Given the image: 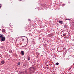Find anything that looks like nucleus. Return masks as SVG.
<instances>
[{"label": "nucleus", "mask_w": 74, "mask_h": 74, "mask_svg": "<svg viewBox=\"0 0 74 74\" xmlns=\"http://www.w3.org/2000/svg\"><path fill=\"white\" fill-rule=\"evenodd\" d=\"M4 37V35L2 34H0V38H2Z\"/></svg>", "instance_id": "nucleus-4"}, {"label": "nucleus", "mask_w": 74, "mask_h": 74, "mask_svg": "<svg viewBox=\"0 0 74 74\" xmlns=\"http://www.w3.org/2000/svg\"><path fill=\"white\" fill-rule=\"evenodd\" d=\"M5 63V62H4V60H2L1 61V63L2 64H4V63Z\"/></svg>", "instance_id": "nucleus-5"}, {"label": "nucleus", "mask_w": 74, "mask_h": 74, "mask_svg": "<svg viewBox=\"0 0 74 74\" xmlns=\"http://www.w3.org/2000/svg\"><path fill=\"white\" fill-rule=\"evenodd\" d=\"M42 5H43V4H42Z\"/></svg>", "instance_id": "nucleus-25"}, {"label": "nucleus", "mask_w": 74, "mask_h": 74, "mask_svg": "<svg viewBox=\"0 0 74 74\" xmlns=\"http://www.w3.org/2000/svg\"><path fill=\"white\" fill-rule=\"evenodd\" d=\"M22 40H23V41L24 40V39L23 38L22 39Z\"/></svg>", "instance_id": "nucleus-17"}, {"label": "nucleus", "mask_w": 74, "mask_h": 74, "mask_svg": "<svg viewBox=\"0 0 74 74\" xmlns=\"http://www.w3.org/2000/svg\"><path fill=\"white\" fill-rule=\"evenodd\" d=\"M17 64H18L19 66V65L21 64L20 63V62H19Z\"/></svg>", "instance_id": "nucleus-12"}, {"label": "nucleus", "mask_w": 74, "mask_h": 74, "mask_svg": "<svg viewBox=\"0 0 74 74\" xmlns=\"http://www.w3.org/2000/svg\"><path fill=\"white\" fill-rule=\"evenodd\" d=\"M72 45V46L73 47V46H74V45Z\"/></svg>", "instance_id": "nucleus-21"}, {"label": "nucleus", "mask_w": 74, "mask_h": 74, "mask_svg": "<svg viewBox=\"0 0 74 74\" xmlns=\"http://www.w3.org/2000/svg\"><path fill=\"white\" fill-rule=\"evenodd\" d=\"M65 35H64V34L63 35V36H64Z\"/></svg>", "instance_id": "nucleus-22"}, {"label": "nucleus", "mask_w": 74, "mask_h": 74, "mask_svg": "<svg viewBox=\"0 0 74 74\" xmlns=\"http://www.w3.org/2000/svg\"><path fill=\"white\" fill-rule=\"evenodd\" d=\"M21 54H22V55L23 56V55H24V51H21Z\"/></svg>", "instance_id": "nucleus-3"}, {"label": "nucleus", "mask_w": 74, "mask_h": 74, "mask_svg": "<svg viewBox=\"0 0 74 74\" xmlns=\"http://www.w3.org/2000/svg\"><path fill=\"white\" fill-rule=\"evenodd\" d=\"M19 1H21V0H18Z\"/></svg>", "instance_id": "nucleus-23"}, {"label": "nucleus", "mask_w": 74, "mask_h": 74, "mask_svg": "<svg viewBox=\"0 0 74 74\" xmlns=\"http://www.w3.org/2000/svg\"><path fill=\"white\" fill-rule=\"evenodd\" d=\"M29 71L32 73L34 72V67H30L29 68Z\"/></svg>", "instance_id": "nucleus-1"}, {"label": "nucleus", "mask_w": 74, "mask_h": 74, "mask_svg": "<svg viewBox=\"0 0 74 74\" xmlns=\"http://www.w3.org/2000/svg\"><path fill=\"white\" fill-rule=\"evenodd\" d=\"M73 65H74V64H73V65H72V66H73Z\"/></svg>", "instance_id": "nucleus-24"}, {"label": "nucleus", "mask_w": 74, "mask_h": 74, "mask_svg": "<svg viewBox=\"0 0 74 74\" xmlns=\"http://www.w3.org/2000/svg\"><path fill=\"white\" fill-rule=\"evenodd\" d=\"M28 21H30V20L28 19Z\"/></svg>", "instance_id": "nucleus-19"}, {"label": "nucleus", "mask_w": 74, "mask_h": 74, "mask_svg": "<svg viewBox=\"0 0 74 74\" xmlns=\"http://www.w3.org/2000/svg\"><path fill=\"white\" fill-rule=\"evenodd\" d=\"M0 39L1 41H5V38L3 37L0 38Z\"/></svg>", "instance_id": "nucleus-2"}, {"label": "nucleus", "mask_w": 74, "mask_h": 74, "mask_svg": "<svg viewBox=\"0 0 74 74\" xmlns=\"http://www.w3.org/2000/svg\"><path fill=\"white\" fill-rule=\"evenodd\" d=\"M59 23H61V24H62V23H63V22L61 21H59Z\"/></svg>", "instance_id": "nucleus-7"}, {"label": "nucleus", "mask_w": 74, "mask_h": 74, "mask_svg": "<svg viewBox=\"0 0 74 74\" xmlns=\"http://www.w3.org/2000/svg\"><path fill=\"white\" fill-rule=\"evenodd\" d=\"M23 37H26V38H27V37H26V36H23Z\"/></svg>", "instance_id": "nucleus-15"}, {"label": "nucleus", "mask_w": 74, "mask_h": 74, "mask_svg": "<svg viewBox=\"0 0 74 74\" xmlns=\"http://www.w3.org/2000/svg\"><path fill=\"white\" fill-rule=\"evenodd\" d=\"M1 5V4H0V8H1V5Z\"/></svg>", "instance_id": "nucleus-20"}, {"label": "nucleus", "mask_w": 74, "mask_h": 74, "mask_svg": "<svg viewBox=\"0 0 74 74\" xmlns=\"http://www.w3.org/2000/svg\"><path fill=\"white\" fill-rule=\"evenodd\" d=\"M51 35L52 36H53V35H54V33H52L51 34Z\"/></svg>", "instance_id": "nucleus-14"}, {"label": "nucleus", "mask_w": 74, "mask_h": 74, "mask_svg": "<svg viewBox=\"0 0 74 74\" xmlns=\"http://www.w3.org/2000/svg\"><path fill=\"white\" fill-rule=\"evenodd\" d=\"M62 7H63V6H64V5H65V4H64L63 3L62 5Z\"/></svg>", "instance_id": "nucleus-10"}, {"label": "nucleus", "mask_w": 74, "mask_h": 74, "mask_svg": "<svg viewBox=\"0 0 74 74\" xmlns=\"http://www.w3.org/2000/svg\"><path fill=\"white\" fill-rule=\"evenodd\" d=\"M66 20L67 21H68V20H70V19H68V18H66Z\"/></svg>", "instance_id": "nucleus-13"}, {"label": "nucleus", "mask_w": 74, "mask_h": 74, "mask_svg": "<svg viewBox=\"0 0 74 74\" xmlns=\"http://www.w3.org/2000/svg\"><path fill=\"white\" fill-rule=\"evenodd\" d=\"M56 65H59V63H58V62H57V63L56 64Z\"/></svg>", "instance_id": "nucleus-11"}, {"label": "nucleus", "mask_w": 74, "mask_h": 74, "mask_svg": "<svg viewBox=\"0 0 74 74\" xmlns=\"http://www.w3.org/2000/svg\"><path fill=\"white\" fill-rule=\"evenodd\" d=\"M27 59L29 60H30V57L28 56L27 57Z\"/></svg>", "instance_id": "nucleus-9"}, {"label": "nucleus", "mask_w": 74, "mask_h": 74, "mask_svg": "<svg viewBox=\"0 0 74 74\" xmlns=\"http://www.w3.org/2000/svg\"><path fill=\"white\" fill-rule=\"evenodd\" d=\"M64 35H65H65H66V34H65V33H64Z\"/></svg>", "instance_id": "nucleus-16"}, {"label": "nucleus", "mask_w": 74, "mask_h": 74, "mask_svg": "<svg viewBox=\"0 0 74 74\" xmlns=\"http://www.w3.org/2000/svg\"><path fill=\"white\" fill-rule=\"evenodd\" d=\"M2 32L3 33H4L5 32V29H2Z\"/></svg>", "instance_id": "nucleus-8"}, {"label": "nucleus", "mask_w": 74, "mask_h": 74, "mask_svg": "<svg viewBox=\"0 0 74 74\" xmlns=\"http://www.w3.org/2000/svg\"><path fill=\"white\" fill-rule=\"evenodd\" d=\"M46 66H48V65L47 64L46 65Z\"/></svg>", "instance_id": "nucleus-18"}, {"label": "nucleus", "mask_w": 74, "mask_h": 74, "mask_svg": "<svg viewBox=\"0 0 74 74\" xmlns=\"http://www.w3.org/2000/svg\"><path fill=\"white\" fill-rule=\"evenodd\" d=\"M18 74H24V73H23V72L21 71H20Z\"/></svg>", "instance_id": "nucleus-6"}]
</instances>
